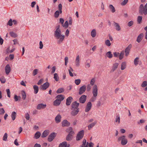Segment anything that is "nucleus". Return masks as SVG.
Instances as JSON below:
<instances>
[{"mask_svg": "<svg viewBox=\"0 0 147 147\" xmlns=\"http://www.w3.org/2000/svg\"><path fill=\"white\" fill-rule=\"evenodd\" d=\"M86 96L83 95H82L79 98L80 102L82 103H84L86 99Z\"/></svg>", "mask_w": 147, "mask_h": 147, "instance_id": "nucleus-12", "label": "nucleus"}, {"mask_svg": "<svg viewBox=\"0 0 147 147\" xmlns=\"http://www.w3.org/2000/svg\"><path fill=\"white\" fill-rule=\"evenodd\" d=\"M20 98H21V97L20 96H17L16 95H15L14 96V99H15V101H18L19 100V98L20 99Z\"/></svg>", "mask_w": 147, "mask_h": 147, "instance_id": "nucleus-54", "label": "nucleus"}, {"mask_svg": "<svg viewBox=\"0 0 147 147\" xmlns=\"http://www.w3.org/2000/svg\"><path fill=\"white\" fill-rule=\"evenodd\" d=\"M16 112L13 111L12 113L11 117L12 119L14 120L15 119L16 117Z\"/></svg>", "mask_w": 147, "mask_h": 147, "instance_id": "nucleus-32", "label": "nucleus"}, {"mask_svg": "<svg viewBox=\"0 0 147 147\" xmlns=\"http://www.w3.org/2000/svg\"><path fill=\"white\" fill-rule=\"evenodd\" d=\"M0 81L2 83H4L6 82V80L5 78L3 76H1L0 78Z\"/></svg>", "mask_w": 147, "mask_h": 147, "instance_id": "nucleus-43", "label": "nucleus"}, {"mask_svg": "<svg viewBox=\"0 0 147 147\" xmlns=\"http://www.w3.org/2000/svg\"><path fill=\"white\" fill-rule=\"evenodd\" d=\"M95 82V81L94 79V78L92 79H91L90 82V84L91 85L93 86Z\"/></svg>", "mask_w": 147, "mask_h": 147, "instance_id": "nucleus-61", "label": "nucleus"}, {"mask_svg": "<svg viewBox=\"0 0 147 147\" xmlns=\"http://www.w3.org/2000/svg\"><path fill=\"white\" fill-rule=\"evenodd\" d=\"M84 135V131L82 130L80 131L77 134L76 136V140L79 141L81 140Z\"/></svg>", "mask_w": 147, "mask_h": 147, "instance_id": "nucleus-4", "label": "nucleus"}, {"mask_svg": "<svg viewBox=\"0 0 147 147\" xmlns=\"http://www.w3.org/2000/svg\"><path fill=\"white\" fill-rule=\"evenodd\" d=\"M119 54V53L118 52H115L113 53L114 56L115 57H118Z\"/></svg>", "mask_w": 147, "mask_h": 147, "instance_id": "nucleus-62", "label": "nucleus"}, {"mask_svg": "<svg viewBox=\"0 0 147 147\" xmlns=\"http://www.w3.org/2000/svg\"><path fill=\"white\" fill-rule=\"evenodd\" d=\"M41 135V134L39 131L37 132L35 134L34 138L36 139H38L39 138Z\"/></svg>", "mask_w": 147, "mask_h": 147, "instance_id": "nucleus-29", "label": "nucleus"}, {"mask_svg": "<svg viewBox=\"0 0 147 147\" xmlns=\"http://www.w3.org/2000/svg\"><path fill=\"white\" fill-rule=\"evenodd\" d=\"M115 122H118V123L119 124L120 122V117L119 116H118L117 115L116 116V118L115 120Z\"/></svg>", "mask_w": 147, "mask_h": 147, "instance_id": "nucleus-48", "label": "nucleus"}, {"mask_svg": "<svg viewBox=\"0 0 147 147\" xmlns=\"http://www.w3.org/2000/svg\"><path fill=\"white\" fill-rule=\"evenodd\" d=\"M5 71L6 74L8 75L11 71V67L9 65L7 64L5 67Z\"/></svg>", "mask_w": 147, "mask_h": 147, "instance_id": "nucleus-15", "label": "nucleus"}, {"mask_svg": "<svg viewBox=\"0 0 147 147\" xmlns=\"http://www.w3.org/2000/svg\"><path fill=\"white\" fill-rule=\"evenodd\" d=\"M80 63V56L79 55H78L77 56L75 60V64L77 67H78L79 66Z\"/></svg>", "mask_w": 147, "mask_h": 147, "instance_id": "nucleus-22", "label": "nucleus"}, {"mask_svg": "<svg viewBox=\"0 0 147 147\" xmlns=\"http://www.w3.org/2000/svg\"><path fill=\"white\" fill-rule=\"evenodd\" d=\"M38 70L37 69H34L33 72V75L34 76H35L37 74L38 72Z\"/></svg>", "mask_w": 147, "mask_h": 147, "instance_id": "nucleus-53", "label": "nucleus"}, {"mask_svg": "<svg viewBox=\"0 0 147 147\" xmlns=\"http://www.w3.org/2000/svg\"><path fill=\"white\" fill-rule=\"evenodd\" d=\"M121 140V144L122 145H125L127 143V140L125 136H122L119 137L118 141H119Z\"/></svg>", "mask_w": 147, "mask_h": 147, "instance_id": "nucleus-3", "label": "nucleus"}, {"mask_svg": "<svg viewBox=\"0 0 147 147\" xmlns=\"http://www.w3.org/2000/svg\"><path fill=\"white\" fill-rule=\"evenodd\" d=\"M73 137V136L68 134L66 137V139L67 141H70L72 139Z\"/></svg>", "mask_w": 147, "mask_h": 147, "instance_id": "nucleus-40", "label": "nucleus"}, {"mask_svg": "<svg viewBox=\"0 0 147 147\" xmlns=\"http://www.w3.org/2000/svg\"><path fill=\"white\" fill-rule=\"evenodd\" d=\"M105 44L108 47L110 46L111 45V43L109 40H105Z\"/></svg>", "mask_w": 147, "mask_h": 147, "instance_id": "nucleus-46", "label": "nucleus"}, {"mask_svg": "<svg viewBox=\"0 0 147 147\" xmlns=\"http://www.w3.org/2000/svg\"><path fill=\"white\" fill-rule=\"evenodd\" d=\"M143 33H141L138 36L136 40L139 43L141 41L143 38Z\"/></svg>", "mask_w": 147, "mask_h": 147, "instance_id": "nucleus-21", "label": "nucleus"}, {"mask_svg": "<svg viewBox=\"0 0 147 147\" xmlns=\"http://www.w3.org/2000/svg\"><path fill=\"white\" fill-rule=\"evenodd\" d=\"M107 56L109 59L113 57V55L112 54L111 52L109 51L107 52L106 54Z\"/></svg>", "mask_w": 147, "mask_h": 147, "instance_id": "nucleus-35", "label": "nucleus"}, {"mask_svg": "<svg viewBox=\"0 0 147 147\" xmlns=\"http://www.w3.org/2000/svg\"><path fill=\"white\" fill-rule=\"evenodd\" d=\"M56 136V134L55 132L51 133L48 136V140L50 142L52 141Z\"/></svg>", "mask_w": 147, "mask_h": 147, "instance_id": "nucleus-6", "label": "nucleus"}, {"mask_svg": "<svg viewBox=\"0 0 147 147\" xmlns=\"http://www.w3.org/2000/svg\"><path fill=\"white\" fill-rule=\"evenodd\" d=\"M97 123L96 121H95L94 122L92 123L91 124H89L88 126V129L90 130Z\"/></svg>", "mask_w": 147, "mask_h": 147, "instance_id": "nucleus-25", "label": "nucleus"}, {"mask_svg": "<svg viewBox=\"0 0 147 147\" xmlns=\"http://www.w3.org/2000/svg\"><path fill=\"white\" fill-rule=\"evenodd\" d=\"M133 24V22L132 21H130L128 23L127 25L128 26L130 27L132 26V25Z\"/></svg>", "mask_w": 147, "mask_h": 147, "instance_id": "nucleus-63", "label": "nucleus"}, {"mask_svg": "<svg viewBox=\"0 0 147 147\" xmlns=\"http://www.w3.org/2000/svg\"><path fill=\"white\" fill-rule=\"evenodd\" d=\"M132 47V45L131 44H130L129 45L128 47L125 49V51L124 52L125 53V56L126 57H127L128 56L129 54V51L131 49Z\"/></svg>", "mask_w": 147, "mask_h": 147, "instance_id": "nucleus-8", "label": "nucleus"}, {"mask_svg": "<svg viewBox=\"0 0 147 147\" xmlns=\"http://www.w3.org/2000/svg\"><path fill=\"white\" fill-rule=\"evenodd\" d=\"M118 65L119 64L117 63H116L113 64L112 69V70H113V71H114L117 69Z\"/></svg>", "mask_w": 147, "mask_h": 147, "instance_id": "nucleus-33", "label": "nucleus"}, {"mask_svg": "<svg viewBox=\"0 0 147 147\" xmlns=\"http://www.w3.org/2000/svg\"><path fill=\"white\" fill-rule=\"evenodd\" d=\"M109 8L111 11L113 13L115 11V9L114 7L112 5H110L109 6Z\"/></svg>", "mask_w": 147, "mask_h": 147, "instance_id": "nucleus-26", "label": "nucleus"}, {"mask_svg": "<svg viewBox=\"0 0 147 147\" xmlns=\"http://www.w3.org/2000/svg\"><path fill=\"white\" fill-rule=\"evenodd\" d=\"M6 92L8 96L10 98V92L9 89H7L6 90Z\"/></svg>", "mask_w": 147, "mask_h": 147, "instance_id": "nucleus-60", "label": "nucleus"}, {"mask_svg": "<svg viewBox=\"0 0 147 147\" xmlns=\"http://www.w3.org/2000/svg\"><path fill=\"white\" fill-rule=\"evenodd\" d=\"M61 102L60 100L56 99L53 102L54 105L56 106H58L60 104Z\"/></svg>", "mask_w": 147, "mask_h": 147, "instance_id": "nucleus-27", "label": "nucleus"}, {"mask_svg": "<svg viewBox=\"0 0 147 147\" xmlns=\"http://www.w3.org/2000/svg\"><path fill=\"white\" fill-rule=\"evenodd\" d=\"M61 117L60 115H58L55 117V121L57 123H58L61 121Z\"/></svg>", "mask_w": 147, "mask_h": 147, "instance_id": "nucleus-20", "label": "nucleus"}, {"mask_svg": "<svg viewBox=\"0 0 147 147\" xmlns=\"http://www.w3.org/2000/svg\"><path fill=\"white\" fill-rule=\"evenodd\" d=\"M61 32L60 29V26L58 25L57 27V28L54 32Z\"/></svg>", "mask_w": 147, "mask_h": 147, "instance_id": "nucleus-51", "label": "nucleus"}, {"mask_svg": "<svg viewBox=\"0 0 147 147\" xmlns=\"http://www.w3.org/2000/svg\"><path fill=\"white\" fill-rule=\"evenodd\" d=\"M12 22L13 21L11 19H10L8 21L7 24L9 25V26H11L12 25Z\"/></svg>", "mask_w": 147, "mask_h": 147, "instance_id": "nucleus-55", "label": "nucleus"}, {"mask_svg": "<svg viewBox=\"0 0 147 147\" xmlns=\"http://www.w3.org/2000/svg\"><path fill=\"white\" fill-rule=\"evenodd\" d=\"M71 110L72 111L71 114L73 116L76 115L79 111V109H71Z\"/></svg>", "mask_w": 147, "mask_h": 147, "instance_id": "nucleus-11", "label": "nucleus"}, {"mask_svg": "<svg viewBox=\"0 0 147 147\" xmlns=\"http://www.w3.org/2000/svg\"><path fill=\"white\" fill-rule=\"evenodd\" d=\"M113 25L115 27V29L117 31H119L121 29V28L118 23L113 22Z\"/></svg>", "mask_w": 147, "mask_h": 147, "instance_id": "nucleus-18", "label": "nucleus"}, {"mask_svg": "<svg viewBox=\"0 0 147 147\" xmlns=\"http://www.w3.org/2000/svg\"><path fill=\"white\" fill-rule=\"evenodd\" d=\"M62 26L65 27V28H67L68 27L69 25L68 22L67 21H66L65 22L64 24H62Z\"/></svg>", "mask_w": 147, "mask_h": 147, "instance_id": "nucleus-39", "label": "nucleus"}, {"mask_svg": "<svg viewBox=\"0 0 147 147\" xmlns=\"http://www.w3.org/2000/svg\"><path fill=\"white\" fill-rule=\"evenodd\" d=\"M33 88L34 89V93L36 94H37L39 90L38 86L36 85H34L33 86Z\"/></svg>", "mask_w": 147, "mask_h": 147, "instance_id": "nucleus-28", "label": "nucleus"}, {"mask_svg": "<svg viewBox=\"0 0 147 147\" xmlns=\"http://www.w3.org/2000/svg\"><path fill=\"white\" fill-rule=\"evenodd\" d=\"M69 144H67L66 142H63L60 143L59 145V147H69Z\"/></svg>", "mask_w": 147, "mask_h": 147, "instance_id": "nucleus-17", "label": "nucleus"}, {"mask_svg": "<svg viewBox=\"0 0 147 147\" xmlns=\"http://www.w3.org/2000/svg\"><path fill=\"white\" fill-rule=\"evenodd\" d=\"M64 91V89L63 88H61L59 89L57 91V93H61L63 92Z\"/></svg>", "mask_w": 147, "mask_h": 147, "instance_id": "nucleus-41", "label": "nucleus"}, {"mask_svg": "<svg viewBox=\"0 0 147 147\" xmlns=\"http://www.w3.org/2000/svg\"><path fill=\"white\" fill-rule=\"evenodd\" d=\"M124 53L125 52L124 51H122L121 52L119 55V59L121 60L123 58Z\"/></svg>", "mask_w": 147, "mask_h": 147, "instance_id": "nucleus-34", "label": "nucleus"}, {"mask_svg": "<svg viewBox=\"0 0 147 147\" xmlns=\"http://www.w3.org/2000/svg\"><path fill=\"white\" fill-rule=\"evenodd\" d=\"M96 31L95 29H93L91 32V36L92 37H94L96 35Z\"/></svg>", "mask_w": 147, "mask_h": 147, "instance_id": "nucleus-30", "label": "nucleus"}, {"mask_svg": "<svg viewBox=\"0 0 147 147\" xmlns=\"http://www.w3.org/2000/svg\"><path fill=\"white\" fill-rule=\"evenodd\" d=\"M75 83L76 85H78L81 82V80L79 79H76L75 80Z\"/></svg>", "mask_w": 147, "mask_h": 147, "instance_id": "nucleus-49", "label": "nucleus"}, {"mask_svg": "<svg viewBox=\"0 0 147 147\" xmlns=\"http://www.w3.org/2000/svg\"><path fill=\"white\" fill-rule=\"evenodd\" d=\"M103 104H101L100 101L98 100L97 102V103L96 104V106L97 107H100L101 105H102Z\"/></svg>", "mask_w": 147, "mask_h": 147, "instance_id": "nucleus-58", "label": "nucleus"}, {"mask_svg": "<svg viewBox=\"0 0 147 147\" xmlns=\"http://www.w3.org/2000/svg\"><path fill=\"white\" fill-rule=\"evenodd\" d=\"M5 112V110L3 108L0 109V115L3 114Z\"/></svg>", "mask_w": 147, "mask_h": 147, "instance_id": "nucleus-57", "label": "nucleus"}, {"mask_svg": "<svg viewBox=\"0 0 147 147\" xmlns=\"http://www.w3.org/2000/svg\"><path fill=\"white\" fill-rule=\"evenodd\" d=\"M73 98L71 96H69L66 99V105L67 106L69 105L71 102Z\"/></svg>", "mask_w": 147, "mask_h": 147, "instance_id": "nucleus-19", "label": "nucleus"}, {"mask_svg": "<svg viewBox=\"0 0 147 147\" xmlns=\"http://www.w3.org/2000/svg\"><path fill=\"white\" fill-rule=\"evenodd\" d=\"M144 30L146 31L145 33V38L147 40V26L144 28Z\"/></svg>", "mask_w": 147, "mask_h": 147, "instance_id": "nucleus-64", "label": "nucleus"}, {"mask_svg": "<svg viewBox=\"0 0 147 147\" xmlns=\"http://www.w3.org/2000/svg\"><path fill=\"white\" fill-rule=\"evenodd\" d=\"M10 34L11 36L14 38H16L17 37V35L13 32H10Z\"/></svg>", "mask_w": 147, "mask_h": 147, "instance_id": "nucleus-37", "label": "nucleus"}, {"mask_svg": "<svg viewBox=\"0 0 147 147\" xmlns=\"http://www.w3.org/2000/svg\"><path fill=\"white\" fill-rule=\"evenodd\" d=\"M49 131L48 130H45L42 133L41 137L42 138H45L49 134Z\"/></svg>", "mask_w": 147, "mask_h": 147, "instance_id": "nucleus-23", "label": "nucleus"}, {"mask_svg": "<svg viewBox=\"0 0 147 147\" xmlns=\"http://www.w3.org/2000/svg\"><path fill=\"white\" fill-rule=\"evenodd\" d=\"M54 78L56 81H58L59 80V78L57 73H55L54 74Z\"/></svg>", "mask_w": 147, "mask_h": 147, "instance_id": "nucleus-36", "label": "nucleus"}, {"mask_svg": "<svg viewBox=\"0 0 147 147\" xmlns=\"http://www.w3.org/2000/svg\"><path fill=\"white\" fill-rule=\"evenodd\" d=\"M47 105L45 104L40 103L38 105L37 107V109L38 110L41 109H44L46 107Z\"/></svg>", "mask_w": 147, "mask_h": 147, "instance_id": "nucleus-16", "label": "nucleus"}, {"mask_svg": "<svg viewBox=\"0 0 147 147\" xmlns=\"http://www.w3.org/2000/svg\"><path fill=\"white\" fill-rule=\"evenodd\" d=\"M25 117L27 120H29L30 119V116L28 113H27L26 114Z\"/></svg>", "mask_w": 147, "mask_h": 147, "instance_id": "nucleus-56", "label": "nucleus"}, {"mask_svg": "<svg viewBox=\"0 0 147 147\" xmlns=\"http://www.w3.org/2000/svg\"><path fill=\"white\" fill-rule=\"evenodd\" d=\"M147 85V82L146 81H144L142 84L141 86L142 87H145Z\"/></svg>", "mask_w": 147, "mask_h": 147, "instance_id": "nucleus-52", "label": "nucleus"}, {"mask_svg": "<svg viewBox=\"0 0 147 147\" xmlns=\"http://www.w3.org/2000/svg\"><path fill=\"white\" fill-rule=\"evenodd\" d=\"M86 86L85 85L81 86L79 89V94L81 95L83 94L86 90Z\"/></svg>", "mask_w": 147, "mask_h": 147, "instance_id": "nucleus-10", "label": "nucleus"}, {"mask_svg": "<svg viewBox=\"0 0 147 147\" xmlns=\"http://www.w3.org/2000/svg\"><path fill=\"white\" fill-rule=\"evenodd\" d=\"M59 10H57L55 12L54 14V17L55 18H57L59 16Z\"/></svg>", "mask_w": 147, "mask_h": 147, "instance_id": "nucleus-42", "label": "nucleus"}, {"mask_svg": "<svg viewBox=\"0 0 147 147\" xmlns=\"http://www.w3.org/2000/svg\"><path fill=\"white\" fill-rule=\"evenodd\" d=\"M7 133H5L3 137V141H7Z\"/></svg>", "mask_w": 147, "mask_h": 147, "instance_id": "nucleus-44", "label": "nucleus"}, {"mask_svg": "<svg viewBox=\"0 0 147 147\" xmlns=\"http://www.w3.org/2000/svg\"><path fill=\"white\" fill-rule=\"evenodd\" d=\"M128 0H124L121 3V5H124L126 4L128 2Z\"/></svg>", "mask_w": 147, "mask_h": 147, "instance_id": "nucleus-59", "label": "nucleus"}, {"mask_svg": "<svg viewBox=\"0 0 147 147\" xmlns=\"http://www.w3.org/2000/svg\"><path fill=\"white\" fill-rule=\"evenodd\" d=\"M92 103L90 102H88L87 105L85 109V111L86 112H88L91 109L92 107Z\"/></svg>", "mask_w": 147, "mask_h": 147, "instance_id": "nucleus-13", "label": "nucleus"}, {"mask_svg": "<svg viewBox=\"0 0 147 147\" xmlns=\"http://www.w3.org/2000/svg\"><path fill=\"white\" fill-rule=\"evenodd\" d=\"M49 83L47 82L44 83L42 85H41L40 87V89L43 90H45L49 87Z\"/></svg>", "mask_w": 147, "mask_h": 147, "instance_id": "nucleus-7", "label": "nucleus"}, {"mask_svg": "<svg viewBox=\"0 0 147 147\" xmlns=\"http://www.w3.org/2000/svg\"><path fill=\"white\" fill-rule=\"evenodd\" d=\"M139 58L138 57H136L134 60V63L135 65H137L138 64V62L139 61L138 60Z\"/></svg>", "mask_w": 147, "mask_h": 147, "instance_id": "nucleus-45", "label": "nucleus"}, {"mask_svg": "<svg viewBox=\"0 0 147 147\" xmlns=\"http://www.w3.org/2000/svg\"><path fill=\"white\" fill-rule=\"evenodd\" d=\"M142 16H138L137 18V21L138 24H140L141 23L142 19Z\"/></svg>", "mask_w": 147, "mask_h": 147, "instance_id": "nucleus-47", "label": "nucleus"}, {"mask_svg": "<svg viewBox=\"0 0 147 147\" xmlns=\"http://www.w3.org/2000/svg\"><path fill=\"white\" fill-rule=\"evenodd\" d=\"M86 140L85 139H84L82 142V146H80V147H85L86 144Z\"/></svg>", "mask_w": 147, "mask_h": 147, "instance_id": "nucleus-50", "label": "nucleus"}, {"mask_svg": "<svg viewBox=\"0 0 147 147\" xmlns=\"http://www.w3.org/2000/svg\"><path fill=\"white\" fill-rule=\"evenodd\" d=\"M54 36L58 44H60L63 42L65 37L64 35L61 34V32H54Z\"/></svg>", "mask_w": 147, "mask_h": 147, "instance_id": "nucleus-1", "label": "nucleus"}, {"mask_svg": "<svg viewBox=\"0 0 147 147\" xmlns=\"http://www.w3.org/2000/svg\"><path fill=\"white\" fill-rule=\"evenodd\" d=\"M79 105V103H77L76 101L73 102L71 104V109H79V108H78Z\"/></svg>", "mask_w": 147, "mask_h": 147, "instance_id": "nucleus-9", "label": "nucleus"}, {"mask_svg": "<svg viewBox=\"0 0 147 147\" xmlns=\"http://www.w3.org/2000/svg\"><path fill=\"white\" fill-rule=\"evenodd\" d=\"M22 98L24 100H25L26 98V95L25 91L22 90Z\"/></svg>", "mask_w": 147, "mask_h": 147, "instance_id": "nucleus-38", "label": "nucleus"}, {"mask_svg": "<svg viewBox=\"0 0 147 147\" xmlns=\"http://www.w3.org/2000/svg\"><path fill=\"white\" fill-rule=\"evenodd\" d=\"M70 125V123L67 120H64L62 122V126L63 127H68Z\"/></svg>", "mask_w": 147, "mask_h": 147, "instance_id": "nucleus-14", "label": "nucleus"}, {"mask_svg": "<svg viewBox=\"0 0 147 147\" xmlns=\"http://www.w3.org/2000/svg\"><path fill=\"white\" fill-rule=\"evenodd\" d=\"M126 63L125 62H123L121 64V69L122 70L124 69L126 67Z\"/></svg>", "mask_w": 147, "mask_h": 147, "instance_id": "nucleus-31", "label": "nucleus"}, {"mask_svg": "<svg viewBox=\"0 0 147 147\" xmlns=\"http://www.w3.org/2000/svg\"><path fill=\"white\" fill-rule=\"evenodd\" d=\"M139 13L140 15L144 14L145 15L147 14V3L144 7L143 4L140 5L139 7Z\"/></svg>", "mask_w": 147, "mask_h": 147, "instance_id": "nucleus-2", "label": "nucleus"}, {"mask_svg": "<svg viewBox=\"0 0 147 147\" xmlns=\"http://www.w3.org/2000/svg\"><path fill=\"white\" fill-rule=\"evenodd\" d=\"M56 98H57V99L60 100L61 102L64 99V97L63 95L62 94H59L57 95L56 97Z\"/></svg>", "mask_w": 147, "mask_h": 147, "instance_id": "nucleus-24", "label": "nucleus"}, {"mask_svg": "<svg viewBox=\"0 0 147 147\" xmlns=\"http://www.w3.org/2000/svg\"><path fill=\"white\" fill-rule=\"evenodd\" d=\"M92 94L93 97H96L98 95V88L97 86L95 84L94 85L92 89Z\"/></svg>", "mask_w": 147, "mask_h": 147, "instance_id": "nucleus-5", "label": "nucleus"}]
</instances>
